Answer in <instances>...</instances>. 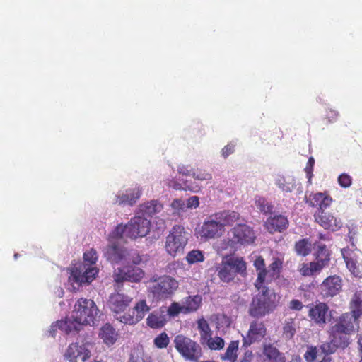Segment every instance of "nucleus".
<instances>
[{"label":"nucleus","instance_id":"obj_3","mask_svg":"<svg viewBox=\"0 0 362 362\" xmlns=\"http://www.w3.org/2000/svg\"><path fill=\"white\" fill-rule=\"evenodd\" d=\"M279 301V297L274 291H264L259 293L250 305L249 314L260 318L273 311Z\"/></svg>","mask_w":362,"mask_h":362},{"label":"nucleus","instance_id":"obj_23","mask_svg":"<svg viewBox=\"0 0 362 362\" xmlns=\"http://www.w3.org/2000/svg\"><path fill=\"white\" fill-rule=\"evenodd\" d=\"M163 209V204L153 199L140 204L136 214L146 218L152 217L161 212Z\"/></svg>","mask_w":362,"mask_h":362},{"label":"nucleus","instance_id":"obj_17","mask_svg":"<svg viewBox=\"0 0 362 362\" xmlns=\"http://www.w3.org/2000/svg\"><path fill=\"white\" fill-rule=\"evenodd\" d=\"M267 329L262 322L254 320L250 322L249 329L243 337V346H248L252 343L260 341L266 335Z\"/></svg>","mask_w":362,"mask_h":362},{"label":"nucleus","instance_id":"obj_53","mask_svg":"<svg viewBox=\"0 0 362 362\" xmlns=\"http://www.w3.org/2000/svg\"><path fill=\"white\" fill-rule=\"evenodd\" d=\"M186 209H197L199 205V198L197 196H192L187 200Z\"/></svg>","mask_w":362,"mask_h":362},{"label":"nucleus","instance_id":"obj_2","mask_svg":"<svg viewBox=\"0 0 362 362\" xmlns=\"http://www.w3.org/2000/svg\"><path fill=\"white\" fill-rule=\"evenodd\" d=\"M99 317L100 311L95 303L91 299L81 298L74 304L66 329L77 331L81 325H94Z\"/></svg>","mask_w":362,"mask_h":362},{"label":"nucleus","instance_id":"obj_31","mask_svg":"<svg viewBox=\"0 0 362 362\" xmlns=\"http://www.w3.org/2000/svg\"><path fill=\"white\" fill-rule=\"evenodd\" d=\"M222 228L233 224L239 218V214L235 211H222L215 214Z\"/></svg>","mask_w":362,"mask_h":362},{"label":"nucleus","instance_id":"obj_63","mask_svg":"<svg viewBox=\"0 0 362 362\" xmlns=\"http://www.w3.org/2000/svg\"><path fill=\"white\" fill-rule=\"evenodd\" d=\"M62 295H59L60 297H62V295L64 293V291H61Z\"/></svg>","mask_w":362,"mask_h":362},{"label":"nucleus","instance_id":"obj_1","mask_svg":"<svg viewBox=\"0 0 362 362\" xmlns=\"http://www.w3.org/2000/svg\"><path fill=\"white\" fill-rule=\"evenodd\" d=\"M151 229V221L146 217L136 214L130 221L126 224H119L108 235L109 245L104 250V256L113 263H129L132 261L130 251L119 246L117 241L125 240L127 238L135 240L146 236Z\"/></svg>","mask_w":362,"mask_h":362},{"label":"nucleus","instance_id":"obj_55","mask_svg":"<svg viewBox=\"0 0 362 362\" xmlns=\"http://www.w3.org/2000/svg\"><path fill=\"white\" fill-rule=\"evenodd\" d=\"M254 266L256 268L257 272L262 269H267L264 259L262 257H258L254 262Z\"/></svg>","mask_w":362,"mask_h":362},{"label":"nucleus","instance_id":"obj_58","mask_svg":"<svg viewBox=\"0 0 362 362\" xmlns=\"http://www.w3.org/2000/svg\"><path fill=\"white\" fill-rule=\"evenodd\" d=\"M357 343H358V346L360 356L362 358V334H361L358 337Z\"/></svg>","mask_w":362,"mask_h":362},{"label":"nucleus","instance_id":"obj_48","mask_svg":"<svg viewBox=\"0 0 362 362\" xmlns=\"http://www.w3.org/2000/svg\"><path fill=\"white\" fill-rule=\"evenodd\" d=\"M264 354L269 359H276L279 355L278 350L270 345L264 346Z\"/></svg>","mask_w":362,"mask_h":362},{"label":"nucleus","instance_id":"obj_60","mask_svg":"<svg viewBox=\"0 0 362 362\" xmlns=\"http://www.w3.org/2000/svg\"><path fill=\"white\" fill-rule=\"evenodd\" d=\"M320 362H332L331 357L326 356H325Z\"/></svg>","mask_w":362,"mask_h":362},{"label":"nucleus","instance_id":"obj_26","mask_svg":"<svg viewBox=\"0 0 362 362\" xmlns=\"http://www.w3.org/2000/svg\"><path fill=\"white\" fill-rule=\"evenodd\" d=\"M306 202L312 206H319V211H323L331 204L332 199L325 193L318 192L310 194Z\"/></svg>","mask_w":362,"mask_h":362},{"label":"nucleus","instance_id":"obj_29","mask_svg":"<svg viewBox=\"0 0 362 362\" xmlns=\"http://www.w3.org/2000/svg\"><path fill=\"white\" fill-rule=\"evenodd\" d=\"M100 337L107 345H112L117 339V334L115 329L109 324L105 325L100 329L99 333Z\"/></svg>","mask_w":362,"mask_h":362},{"label":"nucleus","instance_id":"obj_8","mask_svg":"<svg viewBox=\"0 0 362 362\" xmlns=\"http://www.w3.org/2000/svg\"><path fill=\"white\" fill-rule=\"evenodd\" d=\"M178 282L170 276H163L151 281L149 289L158 300L169 298L178 288Z\"/></svg>","mask_w":362,"mask_h":362},{"label":"nucleus","instance_id":"obj_19","mask_svg":"<svg viewBox=\"0 0 362 362\" xmlns=\"http://www.w3.org/2000/svg\"><path fill=\"white\" fill-rule=\"evenodd\" d=\"M315 249V261L310 262L311 276L318 274L329 261V252L325 245L318 243Z\"/></svg>","mask_w":362,"mask_h":362},{"label":"nucleus","instance_id":"obj_54","mask_svg":"<svg viewBox=\"0 0 362 362\" xmlns=\"http://www.w3.org/2000/svg\"><path fill=\"white\" fill-rule=\"evenodd\" d=\"M298 271L300 274L303 276H310V263H303L299 266Z\"/></svg>","mask_w":362,"mask_h":362},{"label":"nucleus","instance_id":"obj_16","mask_svg":"<svg viewBox=\"0 0 362 362\" xmlns=\"http://www.w3.org/2000/svg\"><path fill=\"white\" fill-rule=\"evenodd\" d=\"M132 300V298L119 292H115L110 295L107 305L115 314V318L118 320V316L124 315L122 312L129 306Z\"/></svg>","mask_w":362,"mask_h":362},{"label":"nucleus","instance_id":"obj_52","mask_svg":"<svg viewBox=\"0 0 362 362\" xmlns=\"http://www.w3.org/2000/svg\"><path fill=\"white\" fill-rule=\"evenodd\" d=\"M315 164V160H308L307 162V165L304 169V171L306 174V177L308 178V183L309 185L311 184V180L313 177V166Z\"/></svg>","mask_w":362,"mask_h":362},{"label":"nucleus","instance_id":"obj_56","mask_svg":"<svg viewBox=\"0 0 362 362\" xmlns=\"http://www.w3.org/2000/svg\"><path fill=\"white\" fill-rule=\"evenodd\" d=\"M193 170L192 168H190L189 166L186 165H180L177 168V171L179 173L185 175H190L192 174V172Z\"/></svg>","mask_w":362,"mask_h":362},{"label":"nucleus","instance_id":"obj_30","mask_svg":"<svg viewBox=\"0 0 362 362\" xmlns=\"http://www.w3.org/2000/svg\"><path fill=\"white\" fill-rule=\"evenodd\" d=\"M349 308L351 313L356 317H361L362 316V290L356 291L353 295Z\"/></svg>","mask_w":362,"mask_h":362},{"label":"nucleus","instance_id":"obj_13","mask_svg":"<svg viewBox=\"0 0 362 362\" xmlns=\"http://www.w3.org/2000/svg\"><path fill=\"white\" fill-rule=\"evenodd\" d=\"M334 327L331 329L330 341L321 345L322 351L328 355L333 354L338 348L344 349L349 344L348 334L341 331L335 332Z\"/></svg>","mask_w":362,"mask_h":362},{"label":"nucleus","instance_id":"obj_7","mask_svg":"<svg viewBox=\"0 0 362 362\" xmlns=\"http://www.w3.org/2000/svg\"><path fill=\"white\" fill-rule=\"evenodd\" d=\"M173 342L176 350L185 360L197 361L202 357L201 346L190 338L179 334L175 337Z\"/></svg>","mask_w":362,"mask_h":362},{"label":"nucleus","instance_id":"obj_40","mask_svg":"<svg viewBox=\"0 0 362 362\" xmlns=\"http://www.w3.org/2000/svg\"><path fill=\"white\" fill-rule=\"evenodd\" d=\"M186 260L190 264L202 262L204 260V255L201 250H193L187 253Z\"/></svg>","mask_w":362,"mask_h":362},{"label":"nucleus","instance_id":"obj_42","mask_svg":"<svg viewBox=\"0 0 362 362\" xmlns=\"http://www.w3.org/2000/svg\"><path fill=\"white\" fill-rule=\"evenodd\" d=\"M320 353H323L321 346L320 348L310 346L305 353L304 358L307 362H313L320 356Z\"/></svg>","mask_w":362,"mask_h":362},{"label":"nucleus","instance_id":"obj_9","mask_svg":"<svg viewBox=\"0 0 362 362\" xmlns=\"http://www.w3.org/2000/svg\"><path fill=\"white\" fill-rule=\"evenodd\" d=\"M130 258L132 261L129 263H113L110 262L112 264H121L122 266L119 267L115 269L113 278L116 283L119 284L124 282V281L136 282L143 277L144 273L140 268L130 265L131 263H135V261L132 258L131 253Z\"/></svg>","mask_w":362,"mask_h":362},{"label":"nucleus","instance_id":"obj_18","mask_svg":"<svg viewBox=\"0 0 362 362\" xmlns=\"http://www.w3.org/2000/svg\"><path fill=\"white\" fill-rule=\"evenodd\" d=\"M149 311L145 300H139L134 307L132 314L124 313L118 316V321L124 324L134 325L141 320L146 313Z\"/></svg>","mask_w":362,"mask_h":362},{"label":"nucleus","instance_id":"obj_35","mask_svg":"<svg viewBox=\"0 0 362 362\" xmlns=\"http://www.w3.org/2000/svg\"><path fill=\"white\" fill-rule=\"evenodd\" d=\"M238 346V341H231L229 346H228L226 353L221 356V358L223 360H229L231 362H234L237 357Z\"/></svg>","mask_w":362,"mask_h":362},{"label":"nucleus","instance_id":"obj_24","mask_svg":"<svg viewBox=\"0 0 362 362\" xmlns=\"http://www.w3.org/2000/svg\"><path fill=\"white\" fill-rule=\"evenodd\" d=\"M328 310L329 307L326 304L320 303L310 309L309 316L315 323L325 325Z\"/></svg>","mask_w":362,"mask_h":362},{"label":"nucleus","instance_id":"obj_50","mask_svg":"<svg viewBox=\"0 0 362 362\" xmlns=\"http://www.w3.org/2000/svg\"><path fill=\"white\" fill-rule=\"evenodd\" d=\"M338 183L341 187L347 188L351 185L352 179L349 175L343 173L338 177Z\"/></svg>","mask_w":362,"mask_h":362},{"label":"nucleus","instance_id":"obj_4","mask_svg":"<svg viewBox=\"0 0 362 362\" xmlns=\"http://www.w3.org/2000/svg\"><path fill=\"white\" fill-rule=\"evenodd\" d=\"M66 272L69 274L68 283L72 290L78 289L83 284H89L95 279L98 273L95 266L86 264H77Z\"/></svg>","mask_w":362,"mask_h":362},{"label":"nucleus","instance_id":"obj_61","mask_svg":"<svg viewBox=\"0 0 362 362\" xmlns=\"http://www.w3.org/2000/svg\"><path fill=\"white\" fill-rule=\"evenodd\" d=\"M251 356H252V353L251 352L246 353V356L247 357H251Z\"/></svg>","mask_w":362,"mask_h":362},{"label":"nucleus","instance_id":"obj_20","mask_svg":"<svg viewBox=\"0 0 362 362\" xmlns=\"http://www.w3.org/2000/svg\"><path fill=\"white\" fill-rule=\"evenodd\" d=\"M342 288V279L333 275L327 277L320 285L321 294L325 298H332L340 293Z\"/></svg>","mask_w":362,"mask_h":362},{"label":"nucleus","instance_id":"obj_46","mask_svg":"<svg viewBox=\"0 0 362 362\" xmlns=\"http://www.w3.org/2000/svg\"><path fill=\"white\" fill-rule=\"evenodd\" d=\"M84 262L82 264H88L95 266L96 261L98 259V256L96 251L90 249L83 254Z\"/></svg>","mask_w":362,"mask_h":362},{"label":"nucleus","instance_id":"obj_5","mask_svg":"<svg viewBox=\"0 0 362 362\" xmlns=\"http://www.w3.org/2000/svg\"><path fill=\"white\" fill-rule=\"evenodd\" d=\"M246 263L243 258L238 257H224L216 266V272L223 282L232 281L236 274H243L246 271Z\"/></svg>","mask_w":362,"mask_h":362},{"label":"nucleus","instance_id":"obj_12","mask_svg":"<svg viewBox=\"0 0 362 362\" xmlns=\"http://www.w3.org/2000/svg\"><path fill=\"white\" fill-rule=\"evenodd\" d=\"M224 232L225 228H222L221 223L218 222L214 215L202 223L197 233L201 239L209 240L218 238L221 236Z\"/></svg>","mask_w":362,"mask_h":362},{"label":"nucleus","instance_id":"obj_21","mask_svg":"<svg viewBox=\"0 0 362 362\" xmlns=\"http://www.w3.org/2000/svg\"><path fill=\"white\" fill-rule=\"evenodd\" d=\"M315 220L326 230L332 231L338 230L342 226V222L339 218L334 214L318 211L315 214Z\"/></svg>","mask_w":362,"mask_h":362},{"label":"nucleus","instance_id":"obj_34","mask_svg":"<svg viewBox=\"0 0 362 362\" xmlns=\"http://www.w3.org/2000/svg\"><path fill=\"white\" fill-rule=\"evenodd\" d=\"M203 346H206L211 350H221L224 347V340L219 337H212V335L201 343Z\"/></svg>","mask_w":362,"mask_h":362},{"label":"nucleus","instance_id":"obj_47","mask_svg":"<svg viewBox=\"0 0 362 362\" xmlns=\"http://www.w3.org/2000/svg\"><path fill=\"white\" fill-rule=\"evenodd\" d=\"M169 344V338L166 333L163 332L154 339V344L160 349L165 348Z\"/></svg>","mask_w":362,"mask_h":362},{"label":"nucleus","instance_id":"obj_14","mask_svg":"<svg viewBox=\"0 0 362 362\" xmlns=\"http://www.w3.org/2000/svg\"><path fill=\"white\" fill-rule=\"evenodd\" d=\"M231 236L230 241L231 244H240L243 245L253 243L255 239V234L253 230L247 225L238 224L230 231Z\"/></svg>","mask_w":362,"mask_h":362},{"label":"nucleus","instance_id":"obj_49","mask_svg":"<svg viewBox=\"0 0 362 362\" xmlns=\"http://www.w3.org/2000/svg\"><path fill=\"white\" fill-rule=\"evenodd\" d=\"M170 206L176 212L186 211V204H185V202L180 199H174L171 202Z\"/></svg>","mask_w":362,"mask_h":362},{"label":"nucleus","instance_id":"obj_28","mask_svg":"<svg viewBox=\"0 0 362 362\" xmlns=\"http://www.w3.org/2000/svg\"><path fill=\"white\" fill-rule=\"evenodd\" d=\"M275 278L269 273L267 269H262L257 272V278L255 281V288L260 292L266 291H272L267 286Z\"/></svg>","mask_w":362,"mask_h":362},{"label":"nucleus","instance_id":"obj_37","mask_svg":"<svg viewBox=\"0 0 362 362\" xmlns=\"http://www.w3.org/2000/svg\"><path fill=\"white\" fill-rule=\"evenodd\" d=\"M69 325V320L68 317H66L64 320L57 321L54 323L52 324L50 326L49 333L52 337H54L56 332L59 329L64 332L66 334H69L72 332L74 330H66V327Z\"/></svg>","mask_w":362,"mask_h":362},{"label":"nucleus","instance_id":"obj_33","mask_svg":"<svg viewBox=\"0 0 362 362\" xmlns=\"http://www.w3.org/2000/svg\"><path fill=\"white\" fill-rule=\"evenodd\" d=\"M277 186L284 192H291L296 186V181L293 176L287 175L278 178Z\"/></svg>","mask_w":362,"mask_h":362},{"label":"nucleus","instance_id":"obj_62","mask_svg":"<svg viewBox=\"0 0 362 362\" xmlns=\"http://www.w3.org/2000/svg\"><path fill=\"white\" fill-rule=\"evenodd\" d=\"M129 362H136V361H135L134 360H133L132 358H131V359L129 360Z\"/></svg>","mask_w":362,"mask_h":362},{"label":"nucleus","instance_id":"obj_51","mask_svg":"<svg viewBox=\"0 0 362 362\" xmlns=\"http://www.w3.org/2000/svg\"><path fill=\"white\" fill-rule=\"evenodd\" d=\"M165 185L167 186H168L169 187H172L176 190H180V189L186 190L187 188V187L185 186V184L181 183L178 181H176L175 180L167 179L165 180Z\"/></svg>","mask_w":362,"mask_h":362},{"label":"nucleus","instance_id":"obj_59","mask_svg":"<svg viewBox=\"0 0 362 362\" xmlns=\"http://www.w3.org/2000/svg\"><path fill=\"white\" fill-rule=\"evenodd\" d=\"M216 247L218 251L223 250L227 248L226 244L223 243H217Z\"/></svg>","mask_w":362,"mask_h":362},{"label":"nucleus","instance_id":"obj_45","mask_svg":"<svg viewBox=\"0 0 362 362\" xmlns=\"http://www.w3.org/2000/svg\"><path fill=\"white\" fill-rule=\"evenodd\" d=\"M282 263V260L279 258H274L272 263L269 266L268 269H267L275 279L278 276L280 272Z\"/></svg>","mask_w":362,"mask_h":362},{"label":"nucleus","instance_id":"obj_32","mask_svg":"<svg viewBox=\"0 0 362 362\" xmlns=\"http://www.w3.org/2000/svg\"><path fill=\"white\" fill-rule=\"evenodd\" d=\"M202 302L200 296H188L182 300L183 307L186 313L197 310Z\"/></svg>","mask_w":362,"mask_h":362},{"label":"nucleus","instance_id":"obj_38","mask_svg":"<svg viewBox=\"0 0 362 362\" xmlns=\"http://www.w3.org/2000/svg\"><path fill=\"white\" fill-rule=\"evenodd\" d=\"M198 329L200 332V343L206 340L212 335V332L209 327L207 321L204 319H200L197 322Z\"/></svg>","mask_w":362,"mask_h":362},{"label":"nucleus","instance_id":"obj_15","mask_svg":"<svg viewBox=\"0 0 362 362\" xmlns=\"http://www.w3.org/2000/svg\"><path fill=\"white\" fill-rule=\"evenodd\" d=\"M359 317H356L352 313H346L339 317L334 325L335 332L341 331L346 334H351L359 328Z\"/></svg>","mask_w":362,"mask_h":362},{"label":"nucleus","instance_id":"obj_39","mask_svg":"<svg viewBox=\"0 0 362 362\" xmlns=\"http://www.w3.org/2000/svg\"><path fill=\"white\" fill-rule=\"evenodd\" d=\"M312 244L309 243L307 240L303 239L296 244V252L302 256L308 255L312 249Z\"/></svg>","mask_w":362,"mask_h":362},{"label":"nucleus","instance_id":"obj_22","mask_svg":"<svg viewBox=\"0 0 362 362\" xmlns=\"http://www.w3.org/2000/svg\"><path fill=\"white\" fill-rule=\"evenodd\" d=\"M359 253V251L353 250L349 248H344L341 250V255L346 262V267L355 276H358L361 274L359 264L357 259Z\"/></svg>","mask_w":362,"mask_h":362},{"label":"nucleus","instance_id":"obj_36","mask_svg":"<svg viewBox=\"0 0 362 362\" xmlns=\"http://www.w3.org/2000/svg\"><path fill=\"white\" fill-rule=\"evenodd\" d=\"M297 327L298 325L294 319H287L283 327L284 337L286 339L292 338L296 332Z\"/></svg>","mask_w":362,"mask_h":362},{"label":"nucleus","instance_id":"obj_44","mask_svg":"<svg viewBox=\"0 0 362 362\" xmlns=\"http://www.w3.org/2000/svg\"><path fill=\"white\" fill-rule=\"evenodd\" d=\"M191 176L199 181L209 180L212 177L210 173L201 168H193Z\"/></svg>","mask_w":362,"mask_h":362},{"label":"nucleus","instance_id":"obj_41","mask_svg":"<svg viewBox=\"0 0 362 362\" xmlns=\"http://www.w3.org/2000/svg\"><path fill=\"white\" fill-rule=\"evenodd\" d=\"M182 303H173L168 308H166V314L170 317H174L180 313H186L185 309H183Z\"/></svg>","mask_w":362,"mask_h":362},{"label":"nucleus","instance_id":"obj_10","mask_svg":"<svg viewBox=\"0 0 362 362\" xmlns=\"http://www.w3.org/2000/svg\"><path fill=\"white\" fill-rule=\"evenodd\" d=\"M92 349L90 343H72L68 346L64 357L69 362L86 361L90 358Z\"/></svg>","mask_w":362,"mask_h":362},{"label":"nucleus","instance_id":"obj_6","mask_svg":"<svg viewBox=\"0 0 362 362\" xmlns=\"http://www.w3.org/2000/svg\"><path fill=\"white\" fill-rule=\"evenodd\" d=\"M189 234L182 226H175L172 228L166 237L165 248L171 256H175L183 252L188 242Z\"/></svg>","mask_w":362,"mask_h":362},{"label":"nucleus","instance_id":"obj_27","mask_svg":"<svg viewBox=\"0 0 362 362\" xmlns=\"http://www.w3.org/2000/svg\"><path fill=\"white\" fill-rule=\"evenodd\" d=\"M288 221L285 216H275L269 218L265 223V227L269 233L279 230L281 231L287 228Z\"/></svg>","mask_w":362,"mask_h":362},{"label":"nucleus","instance_id":"obj_64","mask_svg":"<svg viewBox=\"0 0 362 362\" xmlns=\"http://www.w3.org/2000/svg\"><path fill=\"white\" fill-rule=\"evenodd\" d=\"M18 256V254H15L14 257L16 259Z\"/></svg>","mask_w":362,"mask_h":362},{"label":"nucleus","instance_id":"obj_25","mask_svg":"<svg viewBox=\"0 0 362 362\" xmlns=\"http://www.w3.org/2000/svg\"><path fill=\"white\" fill-rule=\"evenodd\" d=\"M166 307L151 313L146 319L147 325L153 329L160 328L166 323Z\"/></svg>","mask_w":362,"mask_h":362},{"label":"nucleus","instance_id":"obj_57","mask_svg":"<svg viewBox=\"0 0 362 362\" xmlns=\"http://www.w3.org/2000/svg\"><path fill=\"white\" fill-rule=\"evenodd\" d=\"M289 308L293 310H300L303 308V304L298 300H292L289 303Z\"/></svg>","mask_w":362,"mask_h":362},{"label":"nucleus","instance_id":"obj_43","mask_svg":"<svg viewBox=\"0 0 362 362\" xmlns=\"http://www.w3.org/2000/svg\"><path fill=\"white\" fill-rule=\"evenodd\" d=\"M255 207L261 212L267 214L271 211L272 207L263 197H257L255 199Z\"/></svg>","mask_w":362,"mask_h":362},{"label":"nucleus","instance_id":"obj_11","mask_svg":"<svg viewBox=\"0 0 362 362\" xmlns=\"http://www.w3.org/2000/svg\"><path fill=\"white\" fill-rule=\"evenodd\" d=\"M142 194V188L139 185H132L120 189L115 195L114 202L122 206H133Z\"/></svg>","mask_w":362,"mask_h":362}]
</instances>
